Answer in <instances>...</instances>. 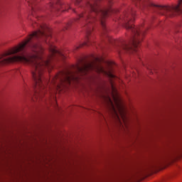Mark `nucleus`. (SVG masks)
I'll list each match as a JSON object with an SVG mask.
<instances>
[{
    "instance_id": "9d476101",
    "label": "nucleus",
    "mask_w": 182,
    "mask_h": 182,
    "mask_svg": "<svg viewBox=\"0 0 182 182\" xmlns=\"http://www.w3.org/2000/svg\"><path fill=\"white\" fill-rule=\"evenodd\" d=\"M69 26H70V23H68V24L66 25L65 29H68V28H69Z\"/></svg>"
},
{
    "instance_id": "39448f33",
    "label": "nucleus",
    "mask_w": 182,
    "mask_h": 182,
    "mask_svg": "<svg viewBox=\"0 0 182 182\" xmlns=\"http://www.w3.org/2000/svg\"><path fill=\"white\" fill-rule=\"evenodd\" d=\"M109 4L112 3V0H107ZM135 2H138L141 9H147L150 7L156 8V11L160 15H164L167 18H172L176 15L182 14V0L178 1V4L176 6H157L151 3L149 0H134Z\"/></svg>"
},
{
    "instance_id": "f257e3e1",
    "label": "nucleus",
    "mask_w": 182,
    "mask_h": 182,
    "mask_svg": "<svg viewBox=\"0 0 182 182\" xmlns=\"http://www.w3.org/2000/svg\"><path fill=\"white\" fill-rule=\"evenodd\" d=\"M36 21H32L33 28L37 26L38 31L31 34L18 46L0 55V65H6L13 62H21L31 68L35 87V97L41 99L48 91L55 93L56 90L71 85L72 82H79L82 76L87 75V63H82L73 65V70H65L60 72L51 80L44 79L42 75L43 69H52V59L66 56L63 52L56 48L48 40L51 36L50 28L42 23L43 17H36Z\"/></svg>"
},
{
    "instance_id": "0eeeda50",
    "label": "nucleus",
    "mask_w": 182,
    "mask_h": 182,
    "mask_svg": "<svg viewBox=\"0 0 182 182\" xmlns=\"http://www.w3.org/2000/svg\"><path fill=\"white\" fill-rule=\"evenodd\" d=\"M57 4L58 5L62 6V3H60V0H55V2L51 1L49 4V8H53V4Z\"/></svg>"
},
{
    "instance_id": "f03ea898",
    "label": "nucleus",
    "mask_w": 182,
    "mask_h": 182,
    "mask_svg": "<svg viewBox=\"0 0 182 182\" xmlns=\"http://www.w3.org/2000/svg\"><path fill=\"white\" fill-rule=\"evenodd\" d=\"M102 0H86L85 4L81 7L80 13L77 14V18L75 19V22H84L87 33L86 41L76 46L75 49H79L82 46H89L92 45V40L89 38L92 31H93V23L98 21L102 28V33H106V24L105 21L106 17L109 16V14H114V11L110 5L108 6H102L100 5Z\"/></svg>"
},
{
    "instance_id": "7ed1b4c3",
    "label": "nucleus",
    "mask_w": 182,
    "mask_h": 182,
    "mask_svg": "<svg viewBox=\"0 0 182 182\" xmlns=\"http://www.w3.org/2000/svg\"><path fill=\"white\" fill-rule=\"evenodd\" d=\"M135 18L136 11L132 7L125 11L120 17V21L123 22L124 28L132 31V37L129 44H127L124 41H119L117 47V52L119 53H122V50H125L126 52H129V50L137 52V48H139L140 42L143 41V38L146 35L147 27H144L143 24L138 27L133 26Z\"/></svg>"
},
{
    "instance_id": "6e6552de",
    "label": "nucleus",
    "mask_w": 182,
    "mask_h": 182,
    "mask_svg": "<svg viewBox=\"0 0 182 182\" xmlns=\"http://www.w3.org/2000/svg\"><path fill=\"white\" fill-rule=\"evenodd\" d=\"M63 8H65V11H68V9H70L72 7L70 6V4H67V5L63 6Z\"/></svg>"
},
{
    "instance_id": "20e7f679",
    "label": "nucleus",
    "mask_w": 182,
    "mask_h": 182,
    "mask_svg": "<svg viewBox=\"0 0 182 182\" xmlns=\"http://www.w3.org/2000/svg\"><path fill=\"white\" fill-rule=\"evenodd\" d=\"M111 89V96L113 101L112 100V97H110L109 95L103 96V99L112 117H114V119L119 122V124H122V120L120 119V117L122 118V120H124V107H123L122 105L120 98H119V95H117L116 88H114V85H113V82H112Z\"/></svg>"
},
{
    "instance_id": "423d86ee",
    "label": "nucleus",
    "mask_w": 182,
    "mask_h": 182,
    "mask_svg": "<svg viewBox=\"0 0 182 182\" xmlns=\"http://www.w3.org/2000/svg\"><path fill=\"white\" fill-rule=\"evenodd\" d=\"M29 6H31L32 9V15L35 16V12H36V9H35V6L36 5V0H30L28 1Z\"/></svg>"
},
{
    "instance_id": "9b49d317",
    "label": "nucleus",
    "mask_w": 182,
    "mask_h": 182,
    "mask_svg": "<svg viewBox=\"0 0 182 182\" xmlns=\"http://www.w3.org/2000/svg\"><path fill=\"white\" fill-rule=\"evenodd\" d=\"M73 11L74 12H76L74 9H73Z\"/></svg>"
},
{
    "instance_id": "1a4fd4ad",
    "label": "nucleus",
    "mask_w": 182,
    "mask_h": 182,
    "mask_svg": "<svg viewBox=\"0 0 182 182\" xmlns=\"http://www.w3.org/2000/svg\"><path fill=\"white\" fill-rule=\"evenodd\" d=\"M81 1L82 0H76L75 1V5H79V4H80V2H81Z\"/></svg>"
}]
</instances>
